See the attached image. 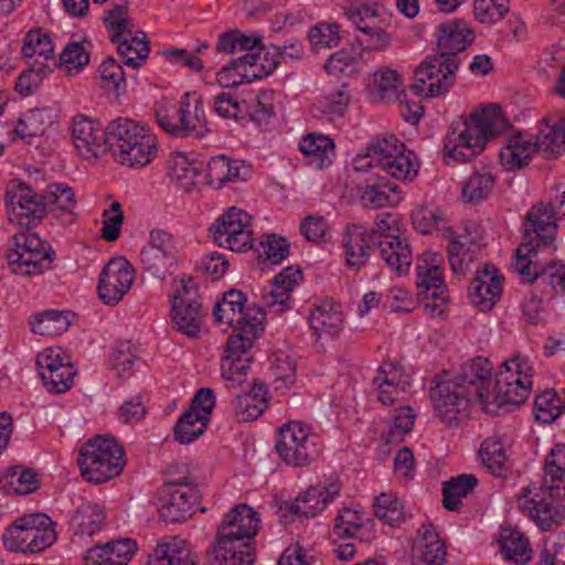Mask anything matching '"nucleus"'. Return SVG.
Segmentation results:
<instances>
[{"label":"nucleus","mask_w":565,"mask_h":565,"mask_svg":"<svg viewBox=\"0 0 565 565\" xmlns=\"http://www.w3.org/2000/svg\"><path fill=\"white\" fill-rule=\"evenodd\" d=\"M537 249H540V247L524 239L515 249L513 267L515 271L530 284L539 279L542 268L536 262H533L532 259V256L536 254Z\"/></svg>","instance_id":"nucleus-54"},{"label":"nucleus","mask_w":565,"mask_h":565,"mask_svg":"<svg viewBox=\"0 0 565 565\" xmlns=\"http://www.w3.org/2000/svg\"><path fill=\"white\" fill-rule=\"evenodd\" d=\"M502 278L492 264H484L476 271V276L469 287L471 303L481 311H490L499 300L502 291Z\"/></svg>","instance_id":"nucleus-24"},{"label":"nucleus","mask_w":565,"mask_h":565,"mask_svg":"<svg viewBox=\"0 0 565 565\" xmlns=\"http://www.w3.org/2000/svg\"><path fill=\"white\" fill-rule=\"evenodd\" d=\"M259 524L258 513L248 504L241 503L225 514L216 536L224 543L232 542L239 547L244 540H252L257 534Z\"/></svg>","instance_id":"nucleus-18"},{"label":"nucleus","mask_w":565,"mask_h":565,"mask_svg":"<svg viewBox=\"0 0 565 565\" xmlns=\"http://www.w3.org/2000/svg\"><path fill=\"white\" fill-rule=\"evenodd\" d=\"M480 252L478 243L468 235H458L448 245V260L456 275H465Z\"/></svg>","instance_id":"nucleus-39"},{"label":"nucleus","mask_w":565,"mask_h":565,"mask_svg":"<svg viewBox=\"0 0 565 565\" xmlns=\"http://www.w3.org/2000/svg\"><path fill=\"white\" fill-rule=\"evenodd\" d=\"M246 297L244 294L236 289H231L224 294L221 302H217L213 310V316L217 323H227L234 327L236 333H243V329L253 327L256 329V335L263 331L262 321L254 317L249 318L244 312Z\"/></svg>","instance_id":"nucleus-19"},{"label":"nucleus","mask_w":565,"mask_h":565,"mask_svg":"<svg viewBox=\"0 0 565 565\" xmlns=\"http://www.w3.org/2000/svg\"><path fill=\"white\" fill-rule=\"evenodd\" d=\"M156 116L159 126L178 138L201 139L209 132L202 99L195 93H185L173 115Z\"/></svg>","instance_id":"nucleus-11"},{"label":"nucleus","mask_w":565,"mask_h":565,"mask_svg":"<svg viewBox=\"0 0 565 565\" xmlns=\"http://www.w3.org/2000/svg\"><path fill=\"white\" fill-rule=\"evenodd\" d=\"M475 33L463 20L440 23L436 30V53L427 56L415 70L409 85L417 96L436 97L450 89L460 64L458 54L473 41Z\"/></svg>","instance_id":"nucleus-2"},{"label":"nucleus","mask_w":565,"mask_h":565,"mask_svg":"<svg viewBox=\"0 0 565 565\" xmlns=\"http://www.w3.org/2000/svg\"><path fill=\"white\" fill-rule=\"evenodd\" d=\"M72 137L78 152L85 157H98L105 145V129L100 130L89 118L77 115L72 124Z\"/></svg>","instance_id":"nucleus-28"},{"label":"nucleus","mask_w":565,"mask_h":565,"mask_svg":"<svg viewBox=\"0 0 565 565\" xmlns=\"http://www.w3.org/2000/svg\"><path fill=\"white\" fill-rule=\"evenodd\" d=\"M557 224L554 206L539 203L527 212L524 222V241L537 246H550L556 237Z\"/></svg>","instance_id":"nucleus-20"},{"label":"nucleus","mask_w":565,"mask_h":565,"mask_svg":"<svg viewBox=\"0 0 565 565\" xmlns=\"http://www.w3.org/2000/svg\"><path fill=\"white\" fill-rule=\"evenodd\" d=\"M275 390H286L296 382V362L285 352L275 353L270 361Z\"/></svg>","instance_id":"nucleus-57"},{"label":"nucleus","mask_w":565,"mask_h":565,"mask_svg":"<svg viewBox=\"0 0 565 565\" xmlns=\"http://www.w3.org/2000/svg\"><path fill=\"white\" fill-rule=\"evenodd\" d=\"M532 366L525 358L514 356L502 362L499 372L495 374V388L507 396L509 386L516 390L514 398L527 399L531 391Z\"/></svg>","instance_id":"nucleus-22"},{"label":"nucleus","mask_w":565,"mask_h":565,"mask_svg":"<svg viewBox=\"0 0 565 565\" xmlns=\"http://www.w3.org/2000/svg\"><path fill=\"white\" fill-rule=\"evenodd\" d=\"M71 316H73L71 311L54 309L38 312L33 316V320L30 322L31 330L34 333L45 337L62 334L71 324Z\"/></svg>","instance_id":"nucleus-45"},{"label":"nucleus","mask_w":565,"mask_h":565,"mask_svg":"<svg viewBox=\"0 0 565 565\" xmlns=\"http://www.w3.org/2000/svg\"><path fill=\"white\" fill-rule=\"evenodd\" d=\"M508 126L499 104L475 109L469 117L454 121L445 137L443 152L446 163L471 161L484 150L491 138Z\"/></svg>","instance_id":"nucleus-3"},{"label":"nucleus","mask_w":565,"mask_h":565,"mask_svg":"<svg viewBox=\"0 0 565 565\" xmlns=\"http://www.w3.org/2000/svg\"><path fill=\"white\" fill-rule=\"evenodd\" d=\"M173 328L189 338H199L203 323L200 301H172Z\"/></svg>","instance_id":"nucleus-38"},{"label":"nucleus","mask_w":565,"mask_h":565,"mask_svg":"<svg viewBox=\"0 0 565 565\" xmlns=\"http://www.w3.org/2000/svg\"><path fill=\"white\" fill-rule=\"evenodd\" d=\"M250 221V215L245 211L230 207L215 221L210 231L218 246L242 253L254 247L249 230Z\"/></svg>","instance_id":"nucleus-12"},{"label":"nucleus","mask_w":565,"mask_h":565,"mask_svg":"<svg viewBox=\"0 0 565 565\" xmlns=\"http://www.w3.org/2000/svg\"><path fill=\"white\" fill-rule=\"evenodd\" d=\"M209 422L198 412L188 408L174 425L173 434L175 440L182 445L191 444L204 434Z\"/></svg>","instance_id":"nucleus-50"},{"label":"nucleus","mask_w":565,"mask_h":565,"mask_svg":"<svg viewBox=\"0 0 565 565\" xmlns=\"http://www.w3.org/2000/svg\"><path fill=\"white\" fill-rule=\"evenodd\" d=\"M404 145H398L394 136L374 140L370 143L365 153L358 154L354 160V169H379L397 180H405L416 174V169L411 158L403 152Z\"/></svg>","instance_id":"nucleus-7"},{"label":"nucleus","mask_w":565,"mask_h":565,"mask_svg":"<svg viewBox=\"0 0 565 565\" xmlns=\"http://www.w3.org/2000/svg\"><path fill=\"white\" fill-rule=\"evenodd\" d=\"M374 512L377 519L385 521L390 525H397L404 520L401 502L385 493L375 499Z\"/></svg>","instance_id":"nucleus-64"},{"label":"nucleus","mask_w":565,"mask_h":565,"mask_svg":"<svg viewBox=\"0 0 565 565\" xmlns=\"http://www.w3.org/2000/svg\"><path fill=\"white\" fill-rule=\"evenodd\" d=\"M89 63V54L79 42H70L58 56V65L68 76L83 70Z\"/></svg>","instance_id":"nucleus-59"},{"label":"nucleus","mask_w":565,"mask_h":565,"mask_svg":"<svg viewBox=\"0 0 565 565\" xmlns=\"http://www.w3.org/2000/svg\"><path fill=\"white\" fill-rule=\"evenodd\" d=\"M258 54H244L227 63L216 73V81L222 87H236L239 85V70L244 65H255Z\"/></svg>","instance_id":"nucleus-62"},{"label":"nucleus","mask_w":565,"mask_h":565,"mask_svg":"<svg viewBox=\"0 0 565 565\" xmlns=\"http://www.w3.org/2000/svg\"><path fill=\"white\" fill-rule=\"evenodd\" d=\"M136 542L130 539L96 545L85 554L86 565H127L136 551Z\"/></svg>","instance_id":"nucleus-30"},{"label":"nucleus","mask_w":565,"mask_h":565,"mask_svg":"<svg viewBox=\"0 0 565 565\" xmlns=\"http://www.w3.org/2000/svg\"><path fill=\"white\" fill-rule=\"evenodd\" d=\"M142 268L150 276L163 279L177 266V253L159 252L153 247H143L140 253Z\"/></svg>","instance_id":"nucleus-46"},{"label":"nucleus","mask_w":565,"mask_h":565,"mask_svg":"<svg viewBox=\"0 0 565 565\" xmlns=\"http://www.w3.org/2000/svg\"><path fill=\"white\" fill-rule=\"evenodd\" d=\"M198 491L191 476L174 478L170 469L158 493V511L169 523L185 521L192 515Z\"/></svg>","instance_id":"nucleus-8"},{"label":"nucleus","mask_w":565,"mask_h":565,"mask_svg":"<svg viewBox=\"0 0 565 565\" xmlns=\"http://www.w3.org/2000/svg\"><path fill=\"white\" fill-rule=\"evenodd\" d=\"M259 257H264L271 264L281 263L289 255V243L286 238L269 234L257 247Z\"/></svg>","instance_id":"nucleus-63"},{"label":"nucleus","mask_w":565,"mask_h":565,"mask_svg":"<svg viewBox=\"0 0 565 565\" xmlns=\"http://www.w3.org/2000/svg\"><path fill=\"white\" fill-rule=\"evenodd\" d=\"M478 484L475 475H459L444 482L443 503L449 511H456L461 504V499L471 493Z\"/></svg>","instance_id":"nucleus-47"},{"label":"nucleus","mask_w":565,"mask_h":565,"mask_svg":"<svg viewBox=\"0 0 565 565\" xmlns=\"http://www.w3.org/2000/svg\"><path fill=\"white\" fill-rule=\"evenodd\" d=\"M77 461L83 478L96 484L119 476L126 462L122 447L100 435L83 445Z\"/></svg>","instance_id":"nucleus-5"},{"label":"nucleus","mask_w":565,"mask_h":565,"mask_svg":"<svg viewBox=\"0 0 565 565\" xmlns=\"http://www.w3.org/2000/svg\"><path fill=\"white\" fill-rule=\"evenodd\" d=\"M492 365L486 358L478 356L462 366L461 374L454 380L463 384L469 390L473 387L475 394L480 403L487 405L489 392L486 387L491 377Z\"/></svg>","instance_id":"nucleus-35"},{"label":"nucleus","mask_w":565,"mask_h":565,"mask_svg":"<svg viewBox=\"0 0 565 565\" xmlns=\"http://www.w3.org/2000/svg\"><path fill=\"white\" fill-rule=\"evenodd\" d=\"M445 546L431 524H423L412 551L413 565H443Z\"/></svg>","instance_id":"nucleus-27"},{"label":"nucleus","mask_w":565,"mask_h":565,"mask_svg":"<svg viewBox=\"0 0 565 565\" xmlns=\"http://www.w3.org/2000/svg\"><path fill=\"white\" fill-rule=\"evenodd\" d=\"M103 87L120 96L126 92L127 83L122 66L114 58L107 57L99 66Z\"/></svg>","instance_id":"nucleus-58"},{"label":"nucleus","mask_w":565,"mask_h":565,"mask_svg":"<svg viewBox=\"0 0 565 565\" xmlns=\"http://www.w3.org/2000/svg\"><path fill=\"white\" fill-rule=\"evenodd\" d=\"M198 556L190 544L179 536L164 537L156 547L148 565H196Z\"/></svg>","instance_id":"nucleus-29"},{"label":"nucleus","mask_w":565,"mask_h":565,"mask_svg":"<svg viewBox=\"0 0 565 565\" xmlns=\"http://www.w3.org/2000/svg\"><path fill=\"white\" fill-rule=\"evenodd\" d=\"M135 270L125 257L111 258L99 275L97 292L108 306L117 305L131 288Z\"/></svg>","instance_id":"nucleus-16"},{"label":"nucleus","mask_w":565,"mask_h":565,"mask_svg":"<svg viewBox=\"0 0 565 565\" xmlns=\"http://www.w3.org/2000/svg\"><path fill=\"white\" fill-rule=\"evenodd\" d=\"M206 565H253L254 554L250 544L224 543L216 537L205 556Z\"/></svg>","instance_id":"nucleus-33"},{"label":"nucleus","mask_w":565,"mask_h":565,"mask_svg":"<svg viewBox=\"0 0 565 565\" xmlns=\"http://www.w3.org/2000/svg\"><path fill=\"white\" fill-rule=\"evenodd\" d=\"M167 167L168 175L173 180L182 182L184 186L193 183L200 170L196 162L185 152L171 153L167 161Z\"/></svg>","instance_id":"nucleus-55"},{"label":"nucleus","mask_w":565,"mask_h":565,"mask_svg":"<svg viewBox=\"0 0 565 565\" xmlns=\"http://www.w3.org/2000/svg\"><path fill=\"white\" fill-rule=\"evenodd\" d=\"M29 68L24 71L17 79L14 89L21 96H29L38 89L43 77L51 72V68L44 64L39 63V66L28 61Z\"/></svg>","instance_id":"nucleus-61"},{"label":"nucleus","mask_w":565,"mask_h":565,"mask_svg":"<svg viewBox=\"0 0 565 565\" xmlns=\"http://www.w3.org/2000/svg\"><path fill=\"white\" fill-rule=\"evenodd\" d=\"M534 152L547 160L556 159L565 152L564 118L542 119L534 143L521 134L509 137L507 146L500 151V159L508 169L514 170L526 166Z\"/></svg>","instance_id":"nucleus-4"},{"label":"nucleus","mask_w":565,"mask_h":565,"mask_svg":"<svg viewBox=\"0 0 565 565\" xmlns=\"http://www.w3.org/2000/svg\"><path fill=\"white\" fill-rule=\"evenodd\" d=\"M21 52L23 57L38 66L39 63L54 58L52 40L40 28L32 29L26 33Z\"/></svg>","instance_id":"nucleus-42"},{"label":"nucleus","mask_w":565,"mask_h":565,"mask_svg":"<svg viewBox=\"0 0 565 565\" xmlns=\"http://www.w3.org/2000/svg\"><path fill=\"white\" fill-rule=\"evenodd\" d=\"M42 205L46 215L52 214L62 224L68 225L75 221V194L66 183L49 184L42 194Z\"/></svg>","instance_id":"nucleus-26"},{"label":"nucleus","mask_w":565,"mask_h":565,"mask_svg":"<svg viewBox=\"0 0 565 565\" xmlns=\"http://www.w3.org/2000/svg\"><path fill=\"white\" fill-rule=\"evenodd\" d=\"M122 149L119 150L115 160L132 168H140L149 164L158 151L157 137L150 128L142 125V130L136 132Z\"/></svg>","instance_id":"nucleus-25"},{"label":"nucleus","mask_w":565,"mask_h":565,"mask_svg":"<svg viewBox=\"0 0 565 565\" xmlns=\"http://www.w3.org/2000/svg\"><path fill=\"white\" fill-rule=\"evenodd\" d=\"M3 544L10 552L39 553L56 541L53 521L44 513L21 516L3 534Z\"/></svg>","instance_id":"nucleus-6"},{"label":"nucleus","mask_w":565,"mask_h":565,"mask_svg":"<svg viewBox=\"0 0 565 565\" xmlns=\"http://www.w3.org/2000/svg\"><path fill=\"white\" fill-rule=\"evenodd\" d=\"M142 130V125L134 119L120 117L111 120L105 128V145L111 152L114 158L124 146L131 141L136 132Z\"/></svg>","instance_id":"nucleus-41"},{"label":"nucleus","mask_w":565,"mask_h":565,"mask_svg":"<svg viewBox=\"0 0 565 565\" xmlns=\"http://www.w3.org/2000/svg\"><path fill=\"white\" fill-rule=\"evenodd\" d=\"M345 14L360 32L356 41L361 51L381 52L391 45V34L380 26V17L375 7L361 6L347 11Z\"/></svg>","instance_id":"nucleus-17"},{"label":"nucleus","mask_w":565,"mask_h":565,"mask_svg":"<svg viewBox=\"0 0 565 565\" xmlns=\"http://www.w3.org/2000/svg\"><path fill=\"white\" fill-rule=\"evenodd\" d=\"M374 522L363 519L356 510L342 509L333 525V533L340 539L358 537L361 542H369L375 537Z\"/></svg>","instance_id":"nucleus-31"},{"label":"nucleus","mask_w":565,"mask_h":565,"mask_svg":"<svg viewBox=\"0 0 565 565\" xmlns=\"http://www.w3.org/2000/svg\"><path fill=\"white\" fill-rule=\"evenodd\" d=\"M302 279V271L297 267H287L273 279L271 290L264 295L265 306L268 308L278 306V312L287 311L290 300V294L295 286Z\"/></svg>","instance_id":"nucleus-36"},{"label":"nucleus","mask_w":565,"mask_h":565,"mask_svg":"<svg viewBox=\"0 0 565 565\" xmlns=\"http://www.w3.org/2000/svg\"><path fill=\"white\" fill-rule=\"evenodd\" d=\"M501 553L516 565H525L532 558L527 539L516 530L505 529L500 534Z\"/></svg>","instance_id":"nucleus-44"},{"label":"nucleus","mask_w":565,"mask_h":565,"mask_svg":"<svg viewBox=\"0 0 565 565\" xmlns=\"http://www.w3.org/2000/svg\"><path fill=\"white\" fill-rule=\"evenodd\" d=\"M140 34L141 38L134 35V31L131 30V35H121L119 36V41L113 42L117 45L118 53L124 63L134 70L142 65L150 52L146 33L140 32Z\"/></svg>","instance_id":"nucleus-43"},{"label":"nucleus","mask_w":565,"mask_h":565,"mask_svg":"<svg viewBox=\"0 0 565 565\" xmlns=\"http://www.w3.org/2000/svg\"><path fill=\"white\" fill-rule=\"evenodd\" d=\"M334 147L331 138L318 132L305 135L299 142V150L308 159V163L319 170L331 164Z\"/></svg>","instance_id":"nucleus-37"},{"label":"nucleus","mask_w":565,"mask_h":565,"mask_svg":"<svg viewBox=\"0 0 565 565\" xmlns=\"http://www.w3.org/2000/svg\"><path fill=\"white\" fill-rule=\"evenodd\" d=\"M494 182L495 178L490 171H475L462 186V196L467 202L478 204L492 192Z\"/></svg>","instance_id":"nucleus-51"},{"label":"nucleus","mask_w":565,"mask_h":565,"mask_svg":"<svg viewBox=\"0 0 565 565\" xmlns=\"http://www.w3.org/2000/svg\"><path fill=\"white\" fill-rule=\"evenodd\" d=\"M375 245V234L363 225L351 224L344 230L342 247L345 264L350 269L361 270L371 256Z\"/></svg>","instance_id":"nucleus-23"},{"label":"nucleus","mask_w":565,"mask_h":565,"mask_svg":"<svg viewBox=\"0 0 565 565\" xmlns=\"http://www.w3.org/2000/svg\"><path fill=\"white\" fill-rule=\"evenodd\" d=\"M339 492L340 487L334 482L324 487L311 486L295 501L285 502L279 507V521L287 524L294 520V516L313 518L323 511Z\"/></svg>","instance_id":"nucleus-15"},{"label":"nucleus","mask_w":565,"mask_h":565,"mask_svg":"<svg viewBox=\"0 0 565 565\" xmlns=\"http://www.w3.org/2000/svg\"><path fill=\"white\" fill-rule=\"evenodd\" d=\"M255 330L253 327H247L243 329V333L228 337L221 362L222 377L226 382H242L246 376L252 362L249 350L259 337L256 335Z\"/></svg>","instance_id":"nucleus-14"},{"label":"nucleus","mask_w":565,"mask_h":565,"mask_svg":"<svg viewBox=\"0 0 565 565\" xmlns=\"http://www.w3.org/2000/svg\"><path fill=\"white\" fill-rule=\"evenodd\" d=\"M565 403L554 391H545L534 401L536 420L550 424L556 420L564 412Z\"/></svg>","instance_id":"nucleus-56"},{"label":"nucleus","mask_w":565,"mask_h":565,"mask_svg":"<svg viewBox=\"0 0 565 565\" xmlns=\"http://www.w3.org/2000/svg\"><path fill=\"white\" fill-rule=\"evenodd\" d=\"M479 456L493 476L503 477L508 472L505 449L498 438L486 439L481 444Z\"/></svg>","instance_id":"nucleus-52"},{"label":"nucleus","mask_w":565,"mask_h":565,"mask_svg":"<svg viewBox=\"0 0 565 565\" xmlns=\"http://www.w3.org/2000/svg\"><path fill=\"white\" fill-rule=\"evenodd\" d=\"M470 395L469 388L459 382H437L431 395L435 412L447 425H457L469 416Z\"/></svg>","instance_id":"nucleus-13"},{"label":"nucleus","mask_w":565,"mask_h":565,"mask_svg":"<svg viewBox=\"0 0 565 565\" xmlns=\"http://www.w3.org/2000/svg\"><path fill=\"white\" fill-rule=\"evenodd\" d=\"M349 102L350 94L347 85L342 84L339 89L329 93L312 104L310 113L317 119L331 122L344 115Z\"/></svg>","instance_id":"nucleus-40"},{"label":"nucleus","mask_w":565,"mask_h":565,"mask_svg":"<svg viewBox=\"0 0 565 565\" xmlns=\"http://www.w3.org/2000/svg\"><path fill=\"white\" fill-rule=\"evenodd\" d=\"M4 202L10 223L21 228L8 243L6 257L9 268L22 276L43 274L51 268L55 253L46 241L30 232L46 216L42 194L22 180L13 179L7 184Z\"/></svg>","instance_id":"nucleus-1"},{"label":"nucleus","mask_w":565,"mask_h":565,"mask_svg":"<svg viewBox=\"0 0 565 565\" xmlns=\"http://www.w3.org/2000/svg\"><path fill=\"white\" fill-rule=\"evenodd\" d=\"M416 286L423 299L438 298L446 288L443 271L438 266L416 268Z\"/></svg>","instance_id":"nucleus-53"},{"label":"nucleus","mask_w":565,"mask_h":565,"mask_svg":"<svg viewBox=\"0 0 565 565\" xmlns=\"http://www.w3.org/2000/svg\"><path fill=\"white\" fill-rule=\"evenodd\" d=\"M399 221L395 214L382 213L375 217V242L385 264L398 275L407 274L412 264V250L408 239L396 233Z\"/></svg>","instance_id":"nucleus-9"},{"label":"nucleus","mask_w":565,"mask_h":565,"mask_svg":"<svg viewBox=\"0 0 565 565\" xmlns=\"http://www.w3.org/2000/svg\"><path fill=\"white\" fill-rule=\"evenodd\" d=\"M105 520L104 510L97 505L87 503L77 509L74 521L77 522L81 533L93 535L96 533Z\"/></svg>","instance_id":"nucleus-60"},{"label":"nucleus","mask_w":565,"mask_h":565,"mask_svg":"<svg viewBox=\"0 0 565 565\" xmlns=\"http://www.w3.org/2000/svg\"><path fill=\"white\" fill-rule=\"evenodd\" d=\"M342 313L332 302L316 306L309 316V326L317 340L323 337L335 338L342 330Z\"/></svg>","instance_id":"nucleus-34"},{"label":"nucleus","mask_w":565,"mask_h":565,"mask_svg":"<svg viewBox=\"0 0 565 565\" xmlns=\"http://www.w3.org/2000/svg\"><path fill=\"white\" fill-rule=\"evenodd\" d=\"M401 195L397 184H367L361 193V202L367 209H381L398 203Z\"/></svg>","instance_id":"nucleus-49"},{"label":"nucleus","mask_w":565,"mask_h":565,"mask_svg":"<svg viewBox=\"0 0 565 565\" xmlns=\"http://www.w3.org/2000/svg\"><path fill=\"white\" fill-rule=\"evenodd\" d=\"M53 124V113L49 108L28 110L19 119L14 132L20 138L42 135Z\"/></svg>","instance_id":"nucleus-48"},{"label":"nucleus","mask_w":565,"mask_h":565,"mask_svg":"<svg viewBox=\"0 0 565 565\" xmlns=\"http://www.w3.org/2000/svg\"><path fill=\"white\" fill-rule=\"evenodd\" d=\"M310 427L298 420L284 424L278 430L275 448L288 466L303 467L317 459L320 448Z\"/></svg>","instance_id":"nucleus-10"},{"label":"nucleus","mask_w":565,"mask_h":565,"mask_svg":"<svg viewBox=\"0 0 565 565\" xmlns=\"http://www.w3.org/2000/svg\"><path fill=\"white\" fill-rule=\"evenodd\" d=\"M267 395L266 384L255 381L248 392L233 401L235 418L243 423L256 420L267 408Z\"/></svg>","instance_id":"nucleus-32"},{"label":"nucleus","mask_w":565,"mask_h":565,"mask_svg":"<svg viewBox=\"0 0 565 565\" xmlns=\"http://www.w3.org/2000/svg\"><path fill=\"white\" fill-rule=\"evenodd\" d=\"M529 490L519 498V505L526 511L530 518L543 530L547 531L552 525H558L565 519L564 508L561 507L548 490L539 489L533 497H529Z\"/></svg>","instance_id":"nucleus-21"}]
</instances>
